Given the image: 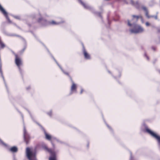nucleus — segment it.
Returning a JSON list of instances; mask_svg holds the SVG:
<instances>
[{
  "label": "nucleus",
  "instance_id": "obj_1",
  "mask_svg": "<svg viewBox=\"0 0 160 160\" xmlns=\"http://www.w3.org/2000/svg\"><path fill=\"white\" fill-rule=\"evenodd\" d=\"M133 18L131 21H128V26H132L131 23H132L133 25V28L130 29V32L132 33H138L141 32L143 31L144 29L142 27L138 25L135 24L133 22V21H137L138 19L140 18H141L142 22H143L142 18L140 16L138 17L135 16H133Z\"/></svg>",
  "mask_w": 160,
  "mask_h": 160
},
{
  "label": "nucleus",
  "instance_id": "obj_2",
  "mask_svg": "<svg viewBox=\"0 0 160 160\" xmlns=\"http://www.w3.org/2000/svg\"><path fill=\"white\" fill-rule=\"evenodd\" d=\"M26 154L29 160H36L35 149L27 148L26 149Z\"/></svg>",
  "mask_w": 160,
  "mask_h": 160
},
{
  "label": "nucleus",
  "instance_id": "obj_3",
  "mask_svg": "<svg viewBox=\"0 0 160 160\" xmlns=\"http://www.w3.org/2000/svg\"><path fill=\"white\" fill-rule=\"evenodd\" d=\"M146 130L151 136L155 138L158 140V143L160 144V137L159 136L148 128H147Z\"/></svg>",
  "mask_w": 160,
  "mask_h": 160
},
{
  "label": "nucleus",
  "instance_id": "obj_4",
  "mask_svg": "<svg viewBox=\"0 0 160 160\" xmlns=\"http://www.w3.org/2000/svg\"><path fill=\"white\" fill-rule=\"evenodd\" d=\"M45 148L51 154V156L49 158V160H56L54 151L51 149H48L46 146Z\"/></svg>",
  "mask_w": 160,
  "mask_h": 160
},
{
  "label": "nucleus",
  "instance_id": "obj_5",
  "mask_svg": "<svg viewBox=\"0 0 160 160\" xmlns=\"http://www.w3.org/2000/svg\"><path fill=\"white\" fill-rule=\"evenodd\" d=\"M15 63L17 66L19 68L22 64L21 60L18 57L17 55H15Z\"/></svg>",
  "mask_w": 160,
  "mask_h": 160
},
{
  "label": "nucleus",
  "instance_id": "obj_6",
  "mask_svg": "<svg viewBox=\"0 0 160 160\" xmlns=\"http://www.w3.org/2000/svg\"><path fill=\"white\" fill-rule=\"evenodd\" d=\"M72 85L71 87V91L72 92H76V88H77V86L76 84H75L74 82L72 81Z\"/></svg>",
  "mask_w": 160,
  "mask_h": 160
},
{
  "label": "nucleus",
  "instance_id": "obj_7",
  "mask_svg": "<svg viewBox=\"0 0 160 160\" xmlns=\"http://www.w3.org/2000/svg\"><path fill=\"white\" fill-rule=\"evenodd\" d=\"M0 10L2 12V13L4 14L5 16L8 19V20L9 19L8 18V17L7 13L5 10L2 7L1 5L0 4Z\"/></svg>",
  "mask_w": 160,
  "mask_h": 160
},
{
  "label": "nucleus",
  "instance_id": "obj_8",
  "mask_svg": "<svg viewBox=\"0 0 160 160\" xmlns=\"http://www.w3.org/2000/svg\"><path fill=\"white\" fill-rule=\"evenodd\" d=\"M83 53L85 58L87 59H89L90 58V55L87 52L85 49H83Z\"/></svg>",
  "mask_w": 160,
  "mask_h": 160
},
{
  "label": "nucleus",
  "instance_id": "obj_9",
  "mask_svg": "<svg viewBox=\"0 0 160 160\" xmlns=\"http://www.w3.org/2000/svg\"><path fill=\"white\" fill-rule=\"evenodd\" d=\"M10 150L12 152H16L18 151V148L16 147H13L10 148Z\"/></svg>",
  "mask_w": 160,
  "mask_h": 160
},
{
  "label": "nucleus",
  "instance_id": "obj_10",
  "mask_svg": "<svg viewBox=\"0 0 160 160\" xmlns=\"http://www.w3.org/2000/svg\"><path fill=\"white\" fill-rule=\"evenodd\" d=\"M79 1V2H80L81 3L82 5H83V7L85 8H89V6L86 4H84V3L82 1H81V0H78Z\"/></svg>",
  "mask_w": 160,
  "mask_h": 160
},
{
  "label": "nucleus",
  "instance_id": "obj_11",
  "mask_svg": "<svg viewBox=\"0 0 160 160\" xmlns=\"http://www.w3.org/2000/svg\"><path fill=\"white\" fill-rule=\"evenodd\" d=\"M24 137L25 141L27 143V141L26 140V138L27 137V134L26 132V130L25 128L24 129Z\"/></svg>",
  "mask_w": 160,
  "mask_h": 160
},
{
  "label": "nucleus",
  "instance_id": "obj_12",
  "mask_svg": "<svg viewBox=\"0 0 160 160\" xmlns=\"http://www.w3.org/2000/svg\"><path fill=\"white\" fill-rule=\"evenodd\" d=\"M45 134L46 139L48 140H50L51 138V136L47 133L45 132Z\"/></svg>",
  "mask_w": 160,
  "mask_h": 160
},
{
  "label": "nucleus",
  "instance_id": "obj_13",
  "mask_svg": "<svg viewBox=\"0 0 160 160\" xmlns=\"http://www.w3.org/2000/svg\"><path fill=\"white\" fill-rule=\"evenodd\" d=\"M61 22H55L53 21H52V22H49L50 24H52V25H57L58 24L60 23H61Z\"/></svg>",
  "mask_w": 160,
  "mask_h": 160
},
{
  "label": "nucleus",
  "instance_id": "obj_14",
  "mask_svg": "<svg viewBox=\"0 0 160 160\" xmlns=\"http://www.w3.org/2000/svg\"><path fill=\"white\" fill-rule=\"evenodd\" d=\"M143 9L145 11L146 13V15L147 17L148 18H149L150 17L148 15V12L147 10V8L146 7H143Z\"/></svg>",
  "mask_w": 160,
  "mask_h": 160
},
{
  "label": "nucleus",
  "instance_id": "obj_15",
  "mask_svg": "<svg viewBox=\"0 0 160 160\" xmlns=\"http://www.w3.org/2000/svg\"><path fill=\"white\" fill-rule=\"evenodd\" d=\"M130 3L132 5L134 4L132 0H128V2H126V3Z\"/></svg>",
  "mask_w": 160,
  "mask_h": 160
},
{
  "label": "nucleus",
  "instance_id": "obj_16",
  "mask_svg": "<svg viewBox=\"0 0 160 160\" xmlns=\"http://www.w3.org/2000/svg\"><path fill=\"white\" fill-rule=\"evenodd\" d=\"M0 143H1L2 145H4L5 146H6L7 145L4 143L0 139Z\"/></svg>",
  "mask_w": 160,
  "mask_h": 160
},
{
  "label": "nucleus",
  "instance_id": "obj_17",
  "mask_svg": "<svg viewBox=\"0 0 160 160\" xmlns=\"http://www.w3.org/2000/svg\"><path fill=\"white\" fill-rule=\"evenodd\" d=\"M150 23H149L148 22H146V25L147 26H148L150 25Z\"/></svg>",
  "mask_w": 160,
  "mask_h": 160
},
{
  "label": "nucleus",
  "instance_id": "obj_18",
  "mask_svg": "<svg viewBox=\"0 0 160 160\" xmlns=\"http://www.w3.org/2000/svg\"><path fill=\"white\" fill-rule=\"evenodd\" d=\"M83 90L82 89V90H81L80 93H82V92H83Z\"/></svg>",
  "mask_w": 160,
  "mask_h": 160
},
{
  "label": "nucleus",
  "instance_id": "obj_19",
  "mask_svg": "<svg viewBox=\"0 0 160 160\" xmlns=\"http://www.w3.org/2000/svg\"><path fill=\"white\" fill-rule=\"evenodd\" d=\"M15 18L17 19H19V17L18 16L15 17Z\"/></svg>",
  "mask_w": 160,
  "mask_h": 160
},
{
  "label": "nucleus",
  "instance_id": "obj_20",
  "mask_svg": "<svg viewBox=\"0 0 160 160\" xmlns=\"http://www.w3.org/2000/svg\"><path fill=\"white\" fill-rule=\"evenodd\" d=\"M155 18L156 19H157V17L156 16Z\"/></svg>",
  "mask_w": 160,
  "mask_h": 160
},
{
  "label": "nucleus",
  "instance_id": "obj_21",
  "mask_svg": "<svg viewBox=\"0 0 160 160\" xmlns=\"http://www.w3.org/2000/svg\"><path fill=\"white\" fill-rule=\"evenodd\" d=\"M66 74H67V75H68V73H65Z\"/></svg>",
  "mask_w": 160,
  "mask_h": 160
},
{
  "label": "nucleus",
  "instance_id": "obj_22",
  "mask_svg": "<svg viewBox=\"0 0 160 160\" xmlns=\"http://www.w3.org/2000/svg\"><path fill=\"white\" fill-rule=\"evenodd\" d=\"M61 69L62 71H63V70H62V68H61Z\"/></svg>",
  "mask_w": 160,
  "mask_h": 160
},
{
  "label": "nucleus",
  "instance_id": "obj_23",
  "mask_svg": "<svg viewBox=\"0 0 160 160\" xmlns=\"http://www.w3.org/2000/svg\"><path fill=\"white\" fill-rule=\"evenodd\" d=\"M61 69L62 71H63V70H62V68H61Z\"/></svg>",
  "mask_w": 160,
  "mask_h": 160
},
{
  "label": "nucleus",
  "instance_id": "obj_24",
  "mask_svg": "<svg viewBox=\"0 0 160 160\" xmlns=\"http://www.w3.org/2000/svg\"><path fill=\"white\" fill-rule=\"evenodd\" d=\"M61 69L62 71H63V70H62V68H61Z\"/></svg>",
  "mask_w": 160,
  "mask_h": 160
},
{
  "label": "nucleus",
  "instance_id": "obj_25",
  "mask_svg": "<svg viewBox=\"0 0 160 160\" xmlns=\"http://www.w3.org/2000/svg\"><path fill=\"white\" fill-rule=\"evenodd\" d=\"M2 78H3V79H4V78H3V77L2 76Z\"/></svg>",
  "mask_w": 160,
  "mask_h": 160
},
{
  "label": "nucleus",
  "instance_id": "obj_26",
  "mask_svg": "<svg viewBox=\"0 0 160 160\" xmlns=\"http://www.w3.org/2000/svg\"><path fill=\"white\" fill-rule=\"evenodd\" d=\"M57 64H58V65L59 66V67H60V66L58 64V63H57Z\"/></svg>",
  "mask_w": 160,
  "mask_h": 160
},
{
  "label": "nucleus",
  "instance_id": "obj_27",
  "mask_svg": "<svg viewBox=\"0 0 160 160\" xmlns=\"http://www.w3.org/2000/svg\"><path fill=\"white\" fill-rule=\"evenodd\" d=\"M1 74H2V72H1Z\"/></svg>",
  "mask_w": 160,
  "mask_h": 160
}]
</instances>
